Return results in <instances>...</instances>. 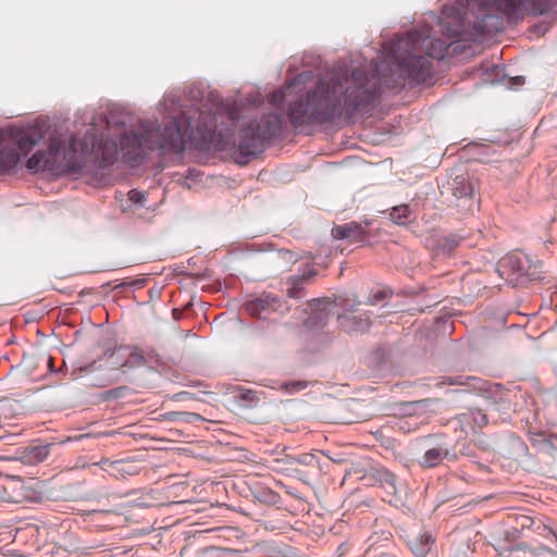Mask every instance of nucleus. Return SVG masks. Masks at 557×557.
<instances>
[{
	"mask_svg": "<svg viewBox=\"0 0 557 557\" xmlns=\"http://www.w3.org/2000/svg\"><path fill=\"white\" fill-rule=\"evenodd\" d=\"M277 92L274 91L269 97L271 110L268 114L263 113L260 122H251L248 128L243 131L242 140L233 152V158L239 164H246L250 157L259 153L261 143L274 136L278 129L277 115Z\"/></svg>",
	"mask_w": 557,
	"mask_h": 557,
	"instance_id": "5",
	"label": "nucleus"
},
{
	"mask_svg": "<svg viewBox=\"0 0 557 557\" xmlns=\"http://www.w3.org/2000/svg\"><path fill=\"white\" fill-rule=\"evenodd\" d=\"M101 463L102 465H109L110 467L116 469L119 472L124 471V463L122 461H112V462H110L109 460H102Z\"/></svg>",
	"mask_w": 557,
	"mask_h": 557,
	"instance_id": "33",
	"label": "nucleus"
},
{
	"mask_svg": "<svg viewBox=\"0 0 557 557\" xmlns=\"http://www.w3.org/2000/svg\"><path fill=\"white\" fill-rule=\"evenodd\" d=\"M234 397L242 404L243 407L247 408L256 406L259 401L256 392L243 387H237L235 389Z\"/></svg>",
	"mask_w": 557,
	"mask_h": 557,
	"instance_id": "19",
	"label": "nucleus"
},
{
	"mask_svg": "<svg viewBox=\"0 0 557 557\" xmlns=\"http://www.w3.org/2000/svg\"><path fill=\"white\" fill-rule=\"evenodd\" d=\"M442 384H449V385H457V384H463L462 382H459L458 380L448 377L445 381H443Z\"/></svg>",
	"mask_w": 557,
	"mask_h": 557,
	"instance_id": "36",
	"label": "nucleus"
},
{
	"mask_svg": "<svg viewBox=\"0 0 557 557\" xmlns=\"http://www.w3.org/2000/svg\"><path fill=\"white\" fill-rule=\"evenodd\" d=\"M461 187H462V191H461V195L462 196H468V197H473V187L470 183H467L465 181L461 182Z\"/></svg>",
	"mask_w": 557,
	"mask_h": 557,
	"instance_id": "32",
	"label": "nucleus"
},
{
	"mask_svg": "<svg viewBox=\"0 0 557 557\" xmlns=\"http://www.w3.org/2000/svg\"><path fill=\"white\" fill-rule=\"evenodd\" d=\"M315 463V457L311 454H302L298 457L285 454L281 457V473L295 478L304 483H309L310 476L305 468L314 467Z\"/></svg>",
	"mask_w": 557,
	"mask_h": 557,
	"instance_id": "8",
	"label": "nucleus"
},
{
	"mask_svg": "<svg viewBox=\"0 0 557 557\" xmlns=\"http://www.w3.org/2000/svg\"><path fill=\"white\" fill-rule=\"evenodd\" d=\"M182 119H184V115H181L180 120H177L176 117H174L173 120H176L182 125Z\"/></svg>",
	"mask_w": 557,
	"mask_h": 557,
	"instance_id": "38",
	"label": "nucleus"
},
{
	"mask_svg": "<svg viewBox=\"0 0 557 557\" xmlns=\"http://www.w3.org/2000/svg\"><path fill=\"white\" fill-rule=\"evenodd\" d=\"M475 27L483 34L504 30V16L519 20L524 14L542 15L548 12L557 0H478Z\"/></svg>",
	"mask_w": 557,
	"mask_h": 557,
	"instance_id": "4",
	"label": "nucleus"
},
{
	"mask_svg": "<svg viewBox=\"0 0 557 557\" xmlns=\"http://www.w3.org/2000/svg\"><path fill=\"white\" fill-rule=\"evenodd\" d=\"M389 296V294L385 290H379L376 293H374L371 297H370V304L371 305H377L380 304L382 300H384L385 298H387Z\"/></svg>",
	"mask_w": 557,
	"mask_h": 557,
	"instance_id": "30",
	"label": "nucleus"
},
{
	"mask_svg": "<svg viewBox=\"0 0 557 557\" xmlns=\"http://www.w3.org/2000/svg\"><path fill=\"white\" fill-rule=\"evenodd\" d=\"M115 356L116 359L125 357V360L121 363H119L117 360L113 362L114 364H119L122 373H126L128 370L134 368L143 367L146 363L144 354L136 347H121L116 350Z\"/></svg>",
	"mask_w": 557,
	"mask_h": 557,
	"instance_id": "13",
	"label": "nucleus"
},
{
	"mask_svg": "<svg viewBox=\"0 0 557 557\" xmlns=\"http://www.w3.org/2000/svg\"><path fill=\"white\" fill-rule=\"evenodd\" d=\"M41 139L42 135L37 131L24 133L17 140V148L23 156H26Z\"/></svg>",
	"mask_w": 557,
	"mask_h": 557,
	"instance_id": "18",
	"label": "nucleus"
},
{
	"mask_svg": "<svg viewBox=\"0 0 557 557\" xmlns=\"http://www.w3.org/2000/svg\"><path fill=\"white\" fill-rule=\"evenodd\" d=\"M321 301L312 299L301 306L296 305L295 313H307L310 310V315L302 320L304 325L307 329H321L325 325L327 320V312L325 309H321Z\"/></svg>",
	"mask_w": 557,
	"mask_h": 557,
	"instance_id": "10",
	"label": "nucleus"
},
{
	"mask_svg": "<svg viewBox=\"0 0 557 557\" xmlns=\"http://www.w3.org/2000/svg\"><path fill=\"white\" fill-rule=\"evenodd\" d=\"M281 557H301V555L292 546L285 545L281 547Z\"/></svg>",
	"mask_w": 557,
	"mask_h": 557,
	"instance_id": "31",
	"label": "nucleus"
},
{
	"mask_svg": "<svg viewBox=\"0 0 557 557\" xmlns=\"http://www.w3.org/2000/svg\"><path fill=\"white\" fill-rule=\"evenodd\" d=\"M410 215L407 205L394 207L389 213L391 220L397 224H405Z\"/></svg>",
	"mask_w": 557,
	"mask_h": 557,
	"instance_id": "24",
	"label": "nucleus"
},
{
	"mask_svg": "<svg viewBox=\"0 0 557 557\" xmlns=\"http://www.w3.org/2000/svg\"><path fill=\"white\" fill-rule=\"evenodd\" d=\"M450 42L431 38L430 32L410 30L396 36L391 42V75L377 77L356 69L351 77L333 76L329 82L321 81L315 89L309 90L305 99L290 108V121L295 126L321 125L345 113L368 109L380 94V86L397 88L409 79L423 83L431 75V62L425 55L444 59Z\"/></svg>",
	"mask_w": 557,
	"mask_h": 557,
	"instance_id": "1",
	"label": "nucleus"
},
{
	"mask_svg": "<svg viewBox=\"0 0 557 557\" xmlns=\"http://www.w3.org/2000/svg\"><path fill=\"white\" fill-rule=\"evenodd\" d=\"M317 271L313 264L306 262L297 267V273L290 275L286 281V295L288 299L295 300L297 304L306 298V286L310 284Z\"/></svg>",
	"mask_w": 557,
	"mask_h": 557,
	"instance_id": "7",
	"label": "nucleus"
},
{
	"mask_svg": "<svg viewBox=\"0 0 557 557\" xmlns=\"http://www.w3.org/2000/svg\"><path fill=\"white\" fill-rule=\"evenodd\" d=\"M433 401H435V399L425 398V399L416 400V401L403 403L401 404V407H403L401 410L406 414H411L416 407H419V406L425 405V404H430V403H433Z\"/></svg>",
	"mask_w": 557,
	"mask_h": 557,
	"instance_id": "27",
	"label": "nucleus"
},
{
	"mask_svg": "<svg viewBox=\"0 0 557 557\" xmlns=\"http://www.w3.org/2000/svg\"><path fill=\"white\" fill-rule=\"evenodd\" d=\"M188 128H193L191 122L181 125L172 120L161 127L153 121H145L137 129L124 133L120 140L121 150L125 151L123 158L131 165L141 162L145 154L154 149L182 152L184 150L183 137Z\"/></svg>",
	"mask_w": 557,
	"mask_h": 557,
	"instance_id": "3",
	"label": "nucleus"
},
{
	"mask_svg": "<svg viewBox=\"0 0 557 557\" xmlns=\"http://www.w3.org/2000/svg\"><path fill=\"white\" fill-rule=\"evenodd\" d=\"M113 383H115V380H110V379H108V380H104V381L100 384V386H108V385H111V384H113Z\"/></svg>",
	"mask_w": 557,
	"mask_h": 557,
	"instance_id": "37",
	"label": "nucleus"
},
{
	"mask_svg": "<svg viewBox=\"0 0 557 557\" xmlns=\"http://www.w3.org/2000/svg\"><path fill=\"white\" fill-rule=\"evenodd\" d=\"M359 302L347 305L343 313L338 314V323L341 329L347 333L364 332L370 326V318L366 314L356 315Z\"/></svg>",
	"mask_w": 557,
	"mask_h": 557,
	"instance_id": "9",
	"label": "nucleus"
},
{
	"mask_svg": "<svg viewBox=\"0 0 557 557\" xmlns=\"http://www.w3.org/2000/svg\"><path fill=\"white\" fill-rule=\"evenodd\" d=\"M332 236L335 239H348L350 243H362L367 238V232L361 224L349 222L334 226L332 228Z\"/></svg>",
	"mask_w": 557,
	"mask_h": 557,
	"instance_id": "11",
	"label": "nucleus"
},
{
	"mask_svg": "<svg viewBox=\"0 0 557 557\" xmlns=\"http://www.w3.org/2000/svg\"><path fill=\"white\" fill-rule=\"evenodd\" d=\"M376 479L384 487L395 490L396 476L387 469H379L376 471Z\"/></svg>",
	"mask_w": 557,
	"mask_h": 557,
	"instance_id": "25",
	"label": "nucleus"
},
{
	"mask_svg": "<svg viewBox=\"0 0 557 557\" xmlns=\"http://www.w3.org/2000/svg\"><path fill=\"white\" fill-rule=\"evenodd\" d=\"M462 238L458 235H448L444 237L441 243L440 247L446 255H451L460 245Z\"/></svg>",
	"mask_w": 557,
	"mask_h": 557,
	"instance_id": "23",
	"label": "nucleus"
},
{
	"mask_svg": "<svg viewBox=\"0 0 557 557\" xmlns=\"http://www.w3.org/2000/svg\"><path fill=\"white\" fill-rule=\"evenodd\" d=\"M128 199L134 203L143 206L147 200V195L144 191L132 189L128 193Z\"/></svg>",
	"mask_w": 557,
	"mask_h": 557,
	"instance_id": "28",
	"label": "nucleus"
},
{
	"mask_svg": "<svg viewBox=\"0 0 557 557\" xmlns=\"http://www.w3.org/2000/svg\"><path fill=\"white\" fill-rule=\"evenodd\" d=\"M20 154L13 149L0 151V170H10L20 162Z\"/></svg>",
	"mask_w": 557,
	"mask_h": 557,
	"instance_id": "21",
	"label": "nucleus"
},
{
	"mask_svg": "<svg viewBox=\"0 0 557 557\" xmlns=\"http://www.w3.org/2000/svg\"><path fill=\"white\" fill-rule=\"evenodd\" d=\"M444 459L455 460L456 454L450 453L447 447L437 445L425 449L424 454L419 459V465L425 469L435 468L440 466Z\"/></svg>",
	"mask_w": 557,
	"mask_h": 557,
	"instance_id": "12",
	"label": "nucleus"
},
{
	"mask_svg": "<svg viewBox=\"0 0 557 557\" xmlns=\"http://www.w3.org/2000/svg\"><path fill=\"white\" fill-rule=\"evenodd\" d=\"M246 310L250 315L265 319L276 311V299L271 296H261L246 304Z\"/></svg>",
	"mask_w": 557,
	"mask_h": 557,
	"instance_id": "14",
	"label": "nucleus"
},
{
	"mask_svg": "<svg viewBox=\"0 0 557 557\" xmlns=\"http://www.w3.org/2000/svg\"><path fill=\"white\" fill-rule=\"evenodd\" d=\"M307 386H308L307 381L297 380V381L284 382L281 385V389H284L286 393L293 394V393L305 389Z\"/></svg>",
	"mask_w": 557,
	"mask_h": 557,
	"instance_id": "26",
	"label": "nucleus"
},
{
	"mask_svg": "<svg viewBox=\"0 0 557 557\" xmlns=\"http://www.w3.org/2000/svg\"><path fill=\"white\" fill-rule=\"evenodd\" d=\"M294 257L295 255L293 251L288 249H281V262L285 261L286 263L296 264L298 260L295 259Z\"/></svg>",
	"mask_w": 557,
	"mask_h": 557,
	"instance_id": "29",
	"label": "nucleus"
},
{
	"mask_svg": "<svg viewBox=\"0 0 557 557\" xmlns=\"http://www.w3.org/2000/svg\"><path fill=\"white\" fill-rule=\"evenodd\" d=\"M50 446L49 445H39L32 447L27 450L25 458L29 462H41L49 455Z\"/></svg>",
	"mask_w": 557,
	"mask_h": 557,
	"instance_id": "22",
	"label": "nucleus"
},
{
	"mask_svg": "<svg viewBox=\"0 0 557 557\" xmlns=\"http://www.w3.org/2000/svg\"><path fill=\"white\" fill-rule=\"evenodd\" d=\"M473 421L474 428H483L488 423L487 416L481 409L470 410L469 413H463L460 416L461 422L469 423V420Z\"/></svg>",
	"mask_w": 557,
	"mask_h": 557,
	"instance_id": "20",
	"label": "nucleus"
},
{
	"mask_svg": "<svg viewBox=\"0 0 557 557\" xmlns=\"http://www.w3.org/2000/svg\"><path fill=\"white\" fill-rule=\"evenodd\" d=\"M530 260L527 258V256L522 255H508L502 260V265L505 268L511 269L513 272L520 274L530 276L533 278H536V272L531 271V265L529 264Z\"/></svg>",
	"mask_w": 557,
	"mask_h": 557,
	"instance_id": "15",
	"label": "nucleus"
},
{
	"mask_svg": "<svg viewBox=\"0 0 557 557\" xmlns=\"http://www.w3.org/2000/svg\"><path fill=\"white\" fill-rule=\"evenodd\" d=\"M434 539L429 533H423L412 540L409 544L411 552L417 557H425L432 549L434 545Z\"/></svg>",
	"mask_w": 557,
	"mask_h": 557,
	"instance_id": "16",
	"label": "nucleus"
},
{
	"mask_svg": "<svg viewBox=\"0 0 557 557\" xmlns=\"http://www.w3.org/2000/svg\"><path fill=\"white\" fill-rule=\"evenodd\" d=\"M226 115L230 122L232 123L233 128H237L240 120V109L235 103L222 102L221 106L216 108V113L214 114V119L219 117L223 119Z\"/></svg>",
	"mask_w": 557,
	"mask_h": 557,
	"instance_id": "17",
	"label": "nucleus"
},
{
	"mask_svg": "<svg viewBox=\"0 0 557 557\" xmlns=\"http://www.w3.org/2000/svg\"><path fill=\"white\" fill-rule=\"evenodd\" d=\"M183 416H184L183 411H172V412L166 413L165 417L168 420H178V419H183Z\"/></svg>",
	"mask_w": 557,
	"mask_h": 557,
	"instance_id": "35",
	"label": "nucleus"
},
{
	"mask_svg": "<svg viewBox=\"0 0 557 557\" xmlns=\"http://www.w3.org/2000/svg\"><path fill=\"white\" fill-rule=\"evenodd\" d=\"M536 267H542V263H541V262H537V263H536V265H535V268H536Z\"/></svg>",
	"mask_w": 557,
	"mask_h": 557,
	"instance_id": "39",
	"label": "nucleus"
},
{
	"mask_svg": "<svg viewBox=\"0 0 557 557\" xmlns=\"http://www.w3.org/2000/svg\"><path fill=\"white\" fill-rule=\"evenodd\" d=\"M119 150V145L114 140H106L103 145L98 144V134L94 126H90L78 140L71 138L69 144L60 138H51L47 152L37 151L27 160V168L34 172L50 171L63 172L73 170L79 165L78 157L96 153L104 161L113 160Z\"/></svg>",
	"mask_w": 557,
	"mask_h": 557,
	"instance_id": "2",
	"label": "nucleus"
},
{
	"mask_svg": "<svg viewBox=\"0 0 557 557\" xmlns=\"http://www.w3.org/2000/svg\"><path fill=\"white\" fill-rule=\"evenodd\" d=\"M470 384L485 400L495 406L500 412H517L522 409L525 393L520 386L506 388L502 384L490 383L476 377H469Z\"/></svg>",
	"mask_w": 557,
	"mask_h": 557,
	"instance_id": "6",
	"label": "nucleus"
},
{
	"mask_svg": "<svg viewBox=\"0 0 557 557\" xmlns=\"http://www.w3.org/2000/svg\"><path fill=\"white\" fill-rule=\"evenodd\" d=\"M200 419H201V417L198 413H193V412H184V416H183V420H185L187 422H195Z\"/></svg>",
	"mask_w": 557,
	"mask_h": 557,
	"instance_id": "34",
	"label": "nucleus"
}]
</instances>
